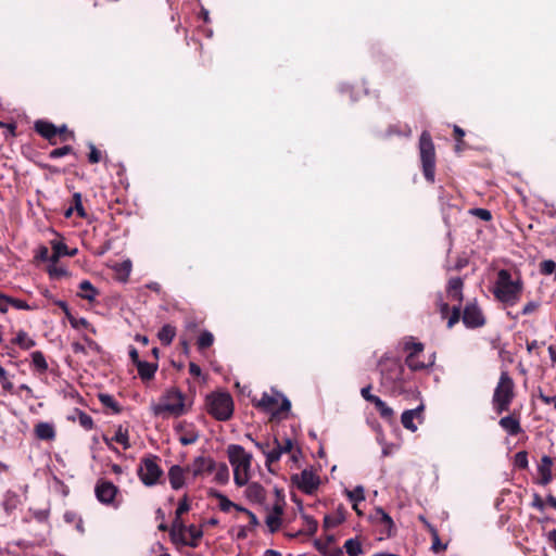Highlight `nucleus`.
Masks as SVG:
<instances>
[{
	"label": "nucleus",
	"mask_w": 556,
	"mask_h": 556,
	"mask_svg": "<svg viewBox=\"0 0 556 556\" xmlns=\"http://www.w3.org/2000/svg\"><path fill=\"white\" fill-rule=\"evenodd\" d=\"M464 279L460 277H450L445 292L450 301L456 302L451 308L448 303L443 300L442 293L437 294L435 307L438 308L441 317L446 319V327L452 329L460 320V305L464 300Z\"/></svg>",
	"instance_id": "f257e3e1"
},
{
	"label": "nucleus",
	"mask_w": 556,
	"mask_h": 556,
	"mask_svg": "<svg viewBox=\"0 0 556 556\" xmlns=\"http://www.w3.org/2000/svg\"><path fill=\"white\" fill-rule=\"evenodd\" d=\"M523 291V282L520 278L513 280L508 269H500L495 281L493 294L497 301L506 306L516 305Z\"/></svg>",
	"instance_id": "f03ea898"
},
{
	"label": "nucleus",
	"mask_w": 556,
	"mask_h": 556,
	"mask_svg": "<svg viewBox=\"0 0 556 556\" xmlns=\"http://www.w3.org/2000/svg\"><path fill=\"white\" fill-rule=\"evenodd\" d=\"M229 463L233 467V480L238 486L248 484L252 465V454L238 444H230L227 447Z\"/></svg>",
	"instance_id": "7ed1b4c3"
},
{
	"label": "nucleus",
	"mask_w": 556,
	"mask_h": 556,
	"mask_svg": "<svg viewBox=\"0 0 556 556\" xmlns=\"http://www.w3.org/2000/svg\"><path fill=\"white\" fill-rule=\"evenodd\" d=\"M515 397V383L507 371H502L498 382L494 389L492 404L494 410L501 415L508 412Z\"/></svg>",
	"instance_id": "20e7f679"
},
{
	"label": "nucleus",
	"mask_w": 556,
	"mask_h": 556,
	"mask_svg": "<svg viewBox=\"0 0 556 556\" xmlns=\"http://www.w3.org/2000/svg\"><path fill=\"white\" fill-rule=\"evenodd\" d=\"M207 413L216 420L226 421L232 417L233 401L228 392H213L205 399Z\"/></svg>",
	"instance_id": "39448f33"
},
{
	"label": "nucleus",
	"mask_w": 556,
	"mask_h": 556,
	"mask_svg": "<svg viewBox=\"0 0 556 556\" xmlns=\"http://www.w3.org/2000/svg\"><path fill=\"white\" fill-rule=\"evenodd\" d=\"M419 155L425 179L433 184L435 178V148L429 131L424 130L419 138Z\"/></svg>",
	"instance_id": "423d86ee"
},
{
	"label": "nucleus",
	"mask_w": 556,
	"mask_h": 556,
	"mask_svg": "<svg viewBox=\"0 0 556 556\" xmlns=\"http://www.w3.org/2000/svg\"><path fill=\"white\" fill-rule=\"evenodd\" d=\"M185 412V396L182 392L176 388L167 390L162 396L161 402L153 407V413L156 416L168 413L178 417Z\"/></svg>",
	"instance_id": "0eeeda50"
},
{
	"label": "nucleus",
	"mask_w": 556,
	"mask_h": 556,
	"mask_svg": "<svg viewBox=\"0 0 556 556\" xmlns=\"http://www.w3.org/2000/svg\"><path fill=\"white\" fill-rule=\"evenodd\" d=\"M254 406L261 410L277 416L281 413L289 412L291 408L290 401L281 393L273 391L264 392L258 401L253 400Z\"/></svg>",
	"instance_id": "6e6552de"
},
{
	"label": "nucleus",
	"mask_w": 556,
	"mask_h": 556,
	"mask_svg": "<svg viewBox=\"0 0 556 556\" xmlns=\"http://www.w3.org/2000/svg\"><path fill=\"white\" fill-rule=\"evenodd\" d=\"M392 383L390 391L393 394H402L405 391V368L395 359H384V386Z\"/></svg>",
	"instance_id": "1a4fd4ad"
},
{
	"label": "nucleus",
	"mask_w": 556,
	"mask_h": 556,
	"mask_svg": "<svg viewBox=\"0 0 556 556\" xmlns=\"http://www.w3.org/2000/svg\"><path fill=\"white\" fill-rule=\"evenodd\" d=\"M425 345L421 342L412 340L404 343V351L407 352L405 364L412 371L424 370L432 367L435 362V354H431L428 361H420L419 356L424 352Z\"/></svg>",
	"instance_id": "9d476101"
},
{
	"label": "nucleus",
	"mask_w": 556,
	"mask_h": 556,
	"mask_svg": "<svg viewBox=\"0 0 556 556\" xmlns=\"http://www.w3.org/2000/svg\"><path fill=\"white\" fill-rule=\"evenodd\" d=\"M156 460V456L144 457L138 467L137 473L141 482L147 486L155 485L163 475V470Z\"/></svg>",
	"instance_id": "9b49d317"
},
{
	"label": "nucleus",
	"mask_w": 556,
	"mask_h": 556,
	"mask_svg": "<svg viewBox=\"0 0 556 556\" xmlns=\"http://www.w3.org/2000/svg\"><path fill=\"white\" fill-rule=\"evenodd\" d=\"M460 319L468 329L481 328L486 324V318L477 300L466 303L464 308L460 307Z\"/></svg>",
	"instance_id": "f8f14e48"
},
{
	"label": "nucleus",
	"mask_w": 556,
	"mask_h": 556,
	"mask_svg": "<svg viewBox=\"0 0 556 556\" xmlns=\"http://www.w3.org/2000/svg\"><path fill=\"white\" fill-rule=\"evenodd\" d=\"M94 493L97 500L100 503L105 505H112L114 504V500L118 493V489L113 482L100 479L96 484Z\"/></svg>",
	"instance_id": "ddd939ff"
},
{
	"label": "nucleus",
	"mask_w": 556,
	"mask_h": 556,
	"mask_svg": "<svg viewBox=\"0 0 556 556\" xmlns=\"http://www.w3.org/2000/svg\"><path fill=\"white\" fill-rule=\"evenodd\" d=\"M298 488L306 494H313L319 485V477L312 470L304 469L299 476L292 478Z\"/></svg>",
	"instance_id": "4468645a"
},
{
	"label": "nucleus",
	"mask_w": 556,
	"mask_h": 556,
	"mask_svg": "<svg viewBox=\"0 0 556 556\" xmlns=\"http://www.w3.org/2000/svg\"><path fill=\"white\" fill-rule=\"evenodd\" d=\"M34 129L39 136L48 140L50 143H56L54 140L56 137V126L53 123L46 119H37L34 123Z\"/></svg>",
	"instance_id": "2eb2a0df"
},
{
	"label": "nucleus",
	"mask_w": 556,
	"mask_h": 556,
	"mask_svg": "<svg viewBox=\"0 0 556 556\" xmlns=\"http://www.w3.org/2000/svg\"><path fill=\"white\" fill-rule=\"evenodd\" d=\"M271 453L268 454V464L278 462L283 453H290L293 448V442L291 439L286 438L283 442H280L277 438L273 439Z\"/></svg>",
	"instance_id": "dca6fc26"
},
{
	"label": "nucleus",
	"mask_w": 556,
	"mask_h": 556,
	"mask_svg": "<svg viewBox=\"0 0 556 556\" xmlns=\"http://www.w3.org/2000/svg\"><path fill=\"white\" fill-rule=\"evenodd\" d=\"M424 405L418 406L414 409H407L403 412L401 416V422L403 427L412 432L417 430V425L414 422L417 419L419 422L422 421Z\"/></svg>",
	"instance_id": "f3484780"
},
{
	"label": "nucleus",
	"mask_w": 556,
	"mask_h": 556,
	"mask_svg": "<svg viewBox=\"0 0 556 556\" xmlns=\"http://www.w3.org/2000/svg\"><path fill=\"white\" fill-rule=\"evenodd\" d=\"M216 467V463L211 457L199 456L191 464V471L194 477L203 473H211Z\"/></svg>",
	"instance_id": "a211bd4d"
},
{
	"label": "nucleus",
	"mask_w": 556,
	"mask_h": 556,
	"mask_svg": "<svg viewBox=\"0 0 556 556\" xmlns=\"http://www.w3.org/2000/svg\"><path fill=\"white\" fill-rule=\"evenodd\" d=\"M553 459L552 457L544 455L538 466L539 480L538 483L541 485H547L553 480L552 475Z\"/></svg>",
	"instance_id": "6ab92c4d"
},
{
	"label": "nucleus",
	"mask_w": 556,
	"mask_h": 556,
	"mask_svg": "<svg viewBox=\"0 0 556 556\" xmlns=\"http://www.w3.org/2000/svg\"><path fill=\"white\" fill-rule=\"evenodd\" d=\"M498 425L504 429L509 435L516 437L522 432V428L520 425V418L517 414H511L505 417H502L498 421Z\"/></svg>",
	"instance_id": "aec40b11"
},
{
	"label": "nucleus",
	"mask_w": 556,
	"mask_h": 556,
	"mask_svg": "<svg viewBox=\"0 0 556 556\" xmlns=\"http://www.w3.org/2000/svg\"><path fill=\"white\" fill-rule=\"evenodd\" d=\"M103 440L109 448H112V441L121 444L124 450H128L130 447L128 428L123 427L122 425L117 427L112 439L104 437Z\"/></svg>",
	"instance_id": "412c9836"
},
{
	"label": "nucleus",
	"mask_w": 556,
	"mask_h": 556,
	"mask_svg": "<svg viewBox=\"0 0 556 556\" xmlns=\"http://www.w3.org/2000/svg\"><path fill=\"white\" fill-rule=\"evenodd\" d=\"M168 480L174 490H179L185 484V469L178 465H174L168 470Z\"/></svg>",
	"instance_id": "4be33fe9"
},
{
	"label": "nucleus",
	"mask_w": 556,
	"mask_h": 556,
	"mask_svg": "<svg viewBox=\"0 0 556 556\" xmlns=\"http://www.w3.org/2000/svg\"><path fill=\"white\" fill-rule=\"evenodd\" d=\"M35 435L39 440L52 441L55 438L54 426L50 422H39L35 426Z\"/></svg>",
	"instance_id": "5701e85b"
},
{
	"label": "nucleus",
	"mask_w": 556,
	"mask_h": 556,
	"mask_svg": "<svg viewBox=\"0 0 556 556\" xmlns=\"http://www.w3.org/2000/svg\"><path fill=\"white\" fill-rule=\"evenodd\" d=\"M203 532L197 526H188L187 533L181 538L180 543L190 547H197Z\"/></svg>",
	"instance_id": "b1692460"
},
{
	"label": "nucleus",
	"mask_w": 556,
	"mask_h": 556,
	"mask_svg": "<svg viewBox=\"0 0 556 556\" xmlns=\"http://www.w3.org/2000/svg\"><path fill=\"white\" fill-rule=\"evenodd\" d=\"M67 419L72 421H78V424L87 431L93 428L92 417L79 408H75L73 414L68 416Z\"/></svg>",
	"instance_id": "393cba45"
},
{
	"label": "nucleus",
	"mask_w": 556,
	"mask_h": 556,
	"mask_svg": "<svg viewBox=\"0 0 556 556\" xmlns=\"http://www.w3.org/2000/svg\"><path fill=\"white\" fill-rule=\"evenodd\" d=\"M188 527L184 523L181 517L175 516L172 528H170V538L174 542L181 541V538L187 533Z\"/></svg>",
	"instance_id": "a878e982"
},
{
	"label": "nucleus",
	"mask_w": 556,
	"mask_h": 556,
	"mask_svg": "<svg viewBox=\"0 0 556 556\" xmlns=\"http://www.w3.org/2000/svg\"><path fill=\"white\" fill-rule=\"evenodd\" d=\"M98 294H99V291L92 286V283L89 280H83L79 283L78 295L81 299L92 302L96 300Z\"/></svg>",
	"instance_id": "bb28decb"
},
{
	"label": "nucleus",
	"mask_w": 556,
	"mask_h": 556,
	"mask_svg": "<svg viewBox=\"0 0 556 556\" xmlns=\"http://www.w3.org/2000/svg\"><path fill=\"white\" fill-rule=\"evenodd\" d=\"M20 503V496L13 491H8L4 494L2 507L8 515H11L17 508Z\"/></svg>",
	"instance_id": "cd10ccee"
},
{
	"label": "nucleus",
	"mask_w": 556,
	"mask_h": 556,
	"mask_svg": "<svg viewBox=\"0 0 556 556\" xmlns=\"http://www.w3.org/2000/svg\"><path fill=\"white\" fill-rule=\"evenodd\" d=\"M138 375L142 380H150L157 370V364L142 361L137 366Z\"/></svg>",
	"instance_id": "c85d7f7f"
},
{
	"label": "nucleus",
	"mask_w": 556,
	"mask_h": 556,
	"mask_svg": "<svg viewBox=\"0 0 556 556\" xmlns=\"http://www.w3.org/2000/svg\"><path fill=\"white\" fill-rule=\"evenodd\" d=\"M175 337L176 328L169 324L164 325L157 333V338L163 345H170Z\"/></svg>",
	"instance_id": "c756f323"
},
{
	"label": "nucleus",
	"mask_w": 556,
	"mask_h": 556,
	"mask_svg": "<svg viewBox=\"0 0 556 556\" xmlns=\"http://www.w3.org/2000/svg\"><path fill=\"white\" fill-rule=\"evenodd\" d=\"M13 344L18 345L23 350H30L36 345V341L31 339L24 330H20L16 337L12 340Z\"/></svg>",
	"instance_id": "7c9ffc66"
},
{
	"label": "nucleus",
	"mask_w": 556,
	"mask_h": 556,
	"mask_svg": "<svg viewBox=\"0 0 556 556\" xmlns=\"http://www.w3.org/2000/svg\"><path fill=\"white\" fill-rule=\"evenodd\" d=\"M31 365L40 374H45L48 370V363L41 351H35L31 353Z\"/></svg>",
	"instance_id": "2f4dec72"
},
{
	"label": "nucleus",
	"mask_w": 556,
	"mask_h": 556,
	"mask_svg": "<svg viewBox=\"0 0 556 556\" xmlns=\"http://www.w3.org/2000/svg\"><path fill=\"white\" fill-rule=\"evenodd\" d=\"M52 254L50 256L51 263H58L61 256H65L68 253L67 245L62 241H52Z\"/></svg>",
	"instance_id": "473e14b6"
},
{
	"label": "nucleus",
	"mask_w": 556,
	"mask_h": 556,
	"mask_svg": "<svg viewBox=\"0 0 556 556\" xmlns=\"http://www.w3.org/2000/svg\"><path fill=\"white\" fill-rule=\"evenodd\" d=\"M214 480L219 484H225L229 480V469L225 463L216 464Z\"/></svg>",
	"instance_id": "72a5a7b5"
},
{
	"label": "nucleus",
	"mask_w": 556,
	"mask_h": 556,
	"mask_svg": "<svg viewBox=\"0 0 556 556\" xmlns=\"http://www.w3.org/2000/svg\"><path fill=\"white\" fill-rule=\"evenodd\" d=\"M213 343L214 336L212 332L207 330L202 331L197 340V345L200 351L210 348L211 345H213Z\"/></svg>",
	"instance_id": "f704fd0d"
},
{
	"label": "nucleus",
	"mask_w": 556,
	"mask_h": 556,
	"mask_svg": "<svg viewBox=\"0 0 556 556\" xmlns=\"http://www.w3.org/2000/svg\"><path fill=\"white\" fill-rule=\"evenodd\" d=\"M430 535H431V540H432L431 551L433 553L439 554L441 552L446 551L447 543H442L441 542L438 529H431V534Z\"/></svg>",
	"instance_id": "c9c22d12"
},
{
	"label": "nucleus",
	"mask_w": 556,
	"mask_h": 556,
	"mask_svg": "<svg viewBox=\"0 0 556 556\" xmlns=\"http://www.w3.org/2000/svg\"><path fill=\"white\" fill-rule=\"evenodd\" d=\"M344 548L349 556H358L363 553L362 544L357 539H349L344 543Z\"/></svg>",
	"instance_id": "e433bc0d"
},
{
	"label": "nucleus",
	"mask_w": 556,
	"mask_h": 556,
	"mask_svg": "<svg viewBox=\"0 0 556 556\" xmlns=\"http://www.w3.org/2000/svg\"><path fill=\"white\" fill-rule=\"evenodd\" d=\"M370 390H371V387L367 386L362 389L361 394L366 401L374 403L376 405L377 409L382 415V400L379 396L372 395L370 393Z\"/></svg>",
	"instance_id": "4c0bfd02"
},
{
	"label": "nucleus",
	"mask_w": 556,
	"mask_h": 556,
	"mask_svg": "<svg viewBox=\"0 0 556 556\" xmlns=\"http://www.w3.org/2000/svg\"><path fill=\"white\" fill-rule=\"evenodd\" d=\"M254 445L265 455L266 462L265 465L268 468L269 471H271L270 466L273 464H268V454L271 453V448L274 446L273 441L266 440L264 442H254Z\"/></svg>",
	"instance_id": "58836bf2"
},
{
	"label": "nucleus",
	"mask_w": 556,
	"mask_h": 556,
	"mask_svg": "<svg viewBox=\"0 0 556 556\" xmlns=\"http://www.w3.org/2000/svg\"><path fill=\"white\" fill-rule=\"evenodd\" d=\"M212 495L215 496L219 501V509L222 511L228 513L232 506H236V503L231 502L226 495L220 492H212Z\"/></svg>",
	"instance_id": "ea45409f"
},
{
	"label": "nucleus",
	"mask_w": 556,
	"mask_h": 556,
	"mask_svg": "<svg viewBox=\"0 0 556 556\" xmlns=\"http://www.w3.org/2000/svg\"><path fill=\"white\" fill-rule=\"evenodd\" d=\"M315 546L324 556H343V551L339 547L329 548L319 541H315Z\"/></svg>",
	"instance_id": "a19ab883"
},
{
	"label": "nucleus",
	"mask_w": 556,
	"mask_h": 556,
	"mask_svg": "<svg viewBox=\"0 0 556 556\" xmlns=\"http://www.w3.org/2000/svg\"><path fill=\"white\" fill-rule=\"evenodd\" d=\"M248 496L254 498L256 501H261L264 498V488L260 483H251L248 486Z\"/></svg>",
	"instance_id": "79ce46f5"
},
{
	"label": "nucleus",
	"mask_w": 556,
	"mask_h": 556,
	"mask_svg": "<svg viewBox=\"0 0 556 556\" xmlns=\"http://www.w3.org/2000/svg\"><path fill=\"white\" fill-rule=\"evenodd\" d=\"M68 321L71 324V326L74 328V329H80V328H86V329H90V331H92L93 333L96 332L94 328L89 324V321L84 318V317H80V318H76L74 317L73 315H71L68 318Z\"/></svg>",
	"instance_id": "37998d69"
},
{
	"label": "nucleus",
	"mask_w": 556,
	"mask_h": 556,
	"mask_svg": "<svg viewBox=\"0 0 556 556\" xmlns=\"http://www.w3.org/2000/svg\"><path fill=\"white\" fill-rule=\"evenodd\" d=\"M99 400L104 406L112 408L114 410V413L121 412V407H119L118 403L113 399L112 395L99 394Z\"/></svg>",
	"instance_id": "c03bdc74"
},
{
	"label": "nucleus",
	"mask_w": 556,
	"mask_h": 556,
	"mask_svg": "<svg viewBox=\"0 0 556 556\" xmlns=\"http://www.w3.org/2000/svg\"><path fill=\"white\" fill-rule=\"evenodd\" d=\"M514 465L519 469H527L529 465L528 453L526 451L516 453L514 456Z\"/></svg>",
	"instance_id": "a18cd8bd"
},
{
	"label": "nucleus",
	"mask_w": 556,
	"mask_h": 556,
	"mask_svg": "<svg viewBox=\"0 0 556 556\" xmlns=\"http://www.w3.org/2000/svg\"><path fill=\"white\" fill-rule=\"evenodd\" d=\"M48 274L51 278L54 279L66 277L68 275L67 270L64 267L56 266V263H52L48 267Z\"/></svg>",
	"instance_id": "49530a36"
},
{
	"label": "nucleus",
	"mask_w": 556,
	"mask_h": 556,
	"mask_svg": "<svg viewBox=\"0 0 556 556\" xmlns=\"http://www.w3.org/2000/svg\"><path fill=\"white\" fill-rule=\"evenodd\" d=\"M265 522H266L267 527L269 528V531L271 533H274V532L278 531L281 526V517L277 516V515L269 514L266 517Z\"/></svg>",
	"instance_id": "de8ad7c7"
},
{
	"label": "nucleus",
	"mask_w": 556,
	"mask_h": 556,
	"mask_svg": "<svg viewBox=\"0 0 556 556\" xmlns=\"http://www.w3.org/2000/svg\"><path fill=\"white\" fill-rule=\"evenodd\" d=\"M89 154H88V162L90 164H97L100 161H102V153L100 150L97 149V147L93 143H89Z\"/></svg>",
	"instance_id": "09e8293b"
},
{
	"label": "nucleus",
	"mask_w": 556,
	"mask_h": 556,
	"mask_svg": "<svg viewBox=\"0 0 556 556\" xmlns=\"http://www.w3.org/2000/svg\"><path fill=\"white\" fill-rule=\"evenodd\" d=\"M539 267L542 275H552L555 273L556 263L552 260H544L540 263Z\"/></svg>",
	"instance_id": "8fccbe9b"
},
{
	"label": "nucleus",
	"mask_w": 556,
	"mask_h": 556,
	"mask_svg": "<svg viewBox=\"0 0 556 556\" xmlns=\"http://www.w3.org/2000/svg\"><path fill=\"white\" fill-rule=\"evenodd\" d=\"M73 153V148L71 146H63L61 148L53 149L49 153L50 159H59L65 156L67 154Z\"/></svg>",
	"instance_id": "3c124183"
},
{
	"label": "nucleus",
	"mask_w": 556,
	"mask_h": 556,
	"mask_svg": "<svg viewBox=\"0 0 556 556\" xmlns=\"http://www.w3.org/2000/svg\"><path fill=\"white\" fill-rule=\"evenodd\" d=\"M470 214L476 216L484 222H489L492 219V214L489 210L482 207H476L470 210Z\"/></svg>",
	"instance_id": "603ef678"
},
{
	"label": "nucleus",
	"mask_w": 556,
	"mask_h": 556,
	"mask_svg": "<svg viewBox=\"0 0 556 556\" xmlns=\"http://www.w3.org/2000/svg\"><path fill=\"white\" fill-rule=\"evenodd\" d=\"M73 202H74V207L75 211L77 212V215L79 217H85L86 216V211L83 206V201H81V194L79 192H75L73 194Z\"/></svg>",
	"instance_id": "864d4df0"
},
{
	"label": "nucleus",
	"mask_w": 556,
	"mask_h": 556,
	"mask_svg": "<svg viewBox=\"0 0 556 556\" xmlns=\"http://www.w3.org/2000/svg\"><path fill=\"white\" fill-rule=\"evenodd\" d=\"M0 383L3 390L12 392L13 383L8 378L7 370L0 365Z\"/></svg>",
	"instance_id": "5fc2aeb1"
},
{
	"label": "nucleus",
	"mask_w": 556,
	"mask_h": 556,
	"mask_svg": "<svg viewBox=\"0 0 556 556\" xmlns=\"http://www.w3.org/2000/svg\"><path fill=\"white\" fill-rule=\"evenodd\" d=\"M348 496L353 503L362 502L365 500L364 489L362 486H356L354 490L348 491Z\"/></svg>",
	"instance_id": "6e6d98bb"
},
{
	"label": "nucleus",
	"mask_w": 556,
	"mask_h": 556,
	"mask_svg": "<svg viewBox=\"0 0 556 556\" xmlns=\"http://www.w3.org/2000/svg\"><path fill=\"white\" fill-rule=\"evenodd\" d=\"M453 136H454V139L456 140V151H460L462 150V144L464 143V140L463 138L465 137V131L463 128H460L459 126L457 125H454V128H453Z\"/></svg>",
	"instance_id": "4d7b16f0"
},
{
	"label": "nucleus",
	"mask_w": 556,
	"mask_h": 556,
	"mask_svg": "<svg viewBox=\"0 0 556 556\" xmlns=\"http://www.w3.org/2000/svg\"><path fill=\"white\" fill-rule=\"evenodd\" d=\"M190 509V504L188 502V497L185 495L180 501H179V504H178V507L175 511V516H177L178 518L181 517L185 513L189 511Z\"/></svg>",
	"instance_id": "13d9d810"
},
{
	"label": "nucleus",
	"mask_w": 556,
	"mask_h": 556,
	"mask_svg": "<svg viewBox=\"0 0 556 556\" xmlns=\"http://www.w3.org/2000/svg\"><path fill=\"white\" fill-rule=\"evenodd\" d=\"M58 135L61 137V141H66L74 138V132L70 131L65 124L62 126H56V136Z\"/></svg>",
	"instance_id": "bf43d9fd"
},
{
	"label": "nucleus",
	"mask_w": 556,
	"mask_h": 556,
	"mask_svg": "<svg viewBox=\"0 0 556 556\" xmlns=\"http://www.w3.org/2000/svg\"><path fill=\"white\" fill-rule=\"evenodd\" d=\"M10 305H12L16 309H24V311L33 309V307L26 301L11 298V296H10Z\"/></svg>",
	"instance_id": "052dcab7"
},
{
	"label": "nucleus",
	"mask_w": 556,
	"mask_h": 556,
	"mask_svg": "<svg viewBox=\"0 0 556 556\" xmlns=\"http://www.w3.org/2000/svg\"><path fill=\"white\" fill-rule=\"evenodd\" d=\"M540 306H541V303L539 301H530L523 306L521 314L522 315H531L532 313L538 311Z\"/></svg>",
	"instance_id": "680f3d73"
},
{
	"label": "nucleus",
	"mask_w": 556,
	"mask_h": 556,
	"mask_svg": "<svg viewBox=\"0 0 556 556\" xmlns=\"http://www.w3.org/2000/svg\"><path fill=\"white\" fill-rule=\"evenodd\" d=\"M342 520H343L342 518H337V517L327 515L324 518V527L327 529L334 528L338 525H340L342 522Z\"/></svg>",
	"instance_id": "e2e57ef3"
},
{
	"label": "nucleus",
	"mask_w": 556,
	"mask_h": 556,
	"mask_svg": "<svg viewBox=\"0 0 556 556\" xmlns=\"http://www.w3.org/2000/svg\"><path fill=\"white\" fill-rule=\"evenodd\" d=\"M538 397L546 405L556 404V396H549L544 394L541 388L538 390Z\"/></svg>",
	"instance_id": "0e129e2a"
},
{
	"label": "nucleus",
	"mask_w": 556,
	"mask_h": 556,
	"mask_svg": "<svg viewBox=\"0 0 556 556\" xmlns=\"http://www.w3.org/2000/svg\"><path fill=\"white\" fill-rule=\"evenodd\" d=\"M531 506L540 511H543L544 508H545V503L543 501V498L538 494V493H534L533 495V501L531 503Z\"/></svg>",
	"instance_id": "69168bd1"
},
{
	"label": "nucleus",
	"mask_w": 556,
	"mask_h": 556,
	"mask_svg": "<svg viewBox=\"0 0 556 556\" xmlns=\"http://www.w3.org/2000/svg\"><path fill=\"white\" fill-rule=\"evenodd\" d=\"M304 519L306 521L307 531L311 534H314L317 531V528H318L317 521L313 517H309V516H306V515L304 516Z\"/></svg>",
	"instance_id": "338daca9"
},
{
	"label": "nucleus",
	"mask_w": 556,
	"mask_h": 556,
	"mask_svg": "<svg viewBox=\"0 0 556 556\" xmlns=\"http://www.w3.org/2000/svg\"><path fill=\"white\" fill-rule=\"evenodd\" d=\"M197 440H198V434H194V433H189V434H186V435H182L179 438V442L182 445L193 444L197 442Z\"/></svg>",
	"instance_id": "774afa93"
}]
</instances>
